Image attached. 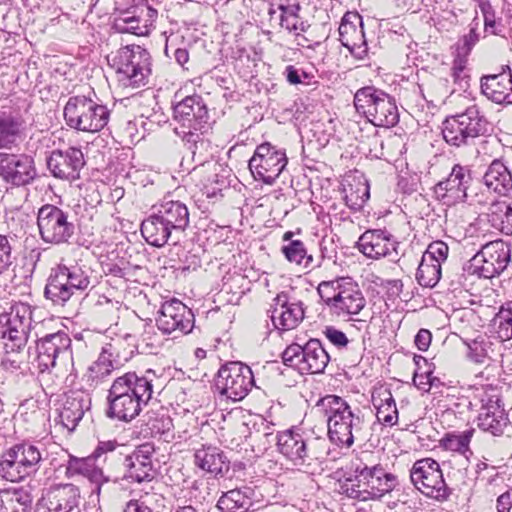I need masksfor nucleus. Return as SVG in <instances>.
Listing matches in <instances>:
<instances>
[{
	"label": "nucleus",
	"instance_id": "nucleus-1",
	"mask_svg": "<svg viewBox=\"0 0 512 512\" xmlns=\"http://www.w3.org/2000/svg\"><path fill=\"white\" fill-rule=\"evenodd\" d=\"M174 132L183 141L196 164L205 163L209 157L210 143L203 136L212 128L207 104L202 96L190 95L173 106Z\"/></svg>",
	"mask_w": 512,
	"mask_h": 512
},
{
	"label": "nucleus",
	"instance_id": "nucleus-2",
	"mask_svg": "<svg viewBox=\"0 0 512 512\" xmlns=\"http://www.w3.org/2000/svg\"><path fill=\"white\" fill-rule=\"evenodd\" d=\"M153 377L149 370L144 375L127 372L114 379L107 395V417L122 422L135 419L152 399Z\"/></svg>",
	"mask_w": 512,
	"mask_h": 512
},
{
	"label": "nucleus",
	"instance_id": "nucleus-3",
	"mask_svg": "<svg viewBox=\"0 0 512 512\" xmlns=\"http://www.w3.org/2000/svg\"><path fill=\"white\" fill-rule=\"evenodd\" d=\"M277 451L299 470L308 474H320L324 470L325 440L307 436L300 429L278 432Z\"/></svg>",
	"mask_w": 512,
	"mask_h": 512
},
{
	"label": "nucleus",
	"instance_id": "nucleus-4",
	"mask_svg": "<svg viewBox=\"0 0 512 512\" xmlns=\"http://www.w3.org/2000/svg\"><path fill=\"white\" fill-rule=\"evenodd\" d=\"M316 408L326 417L330 441L339 447H351L364 423L360 409L353 410L346 400L332 394L319 399Z\"/></svg>",
	"mask_w": 512,
	"mask_h": 512
},
{
	"label": "nucleus",
	"instance_id": "nucleus-5",
	"mask_svg": "<svg viewBox=\"0 0 512 512\" xmlns=\"http://www.w3.org/2000/svg\"><path fill=\"white\" fill-rule=\"evenodd\" d=\"M353 470L354 479L349 480L352 484L346 487L347 496L353 499H379L398 484L397 477L380 464L369 465L360 459L353 463Z\"/></svg>",
	"mask_w": 512,
	"mask_h": 512
},
{
	"label": "nucleus",
	"instance_id": "nucleus-6",
	"mask_svg": "<svg viewBox=\"0 0 512 512\" xmlns=\"http://www.w3.org/2000/svg\"><path fill=\"white\" fill-rule=\"evenodd\" d=\"M90 284L89 272L84 267L59 264L51 270L44 296L53 304L64 306L70 299L84 294Z\"/></svg>",
	"mask_w": 512,
	"mask_h": 512
},
{
	"label": "nucleus",
	"instance_id": "nucleus-7",
	"mask_svg": "<svg viewBox=\"0 0 512 512\" xmlns=\"http://www.w3.org/2000/svg\"><path fill=\"white\" fill-rule=\"evenodd\" d=\"M321 300L338 316H353L365 307V297L351 277L322 281L317 287Z\"/></svg>",
	"mask_w": 512,
	"mask_h": 512
},
{
	"label": "nucleus",
	"instance_id": "nucleus-8",
	"mask_svg": "<svg viewBox=\"0 0 512 512\" xmlns=\"http://www.w3.org/2000/svg\"><path fill=\"white\" fill-rule=\"evenodd\" d=\"M354 106L374 126L390 128L399 122L395 98L374 86L358 89L354 95Z\"/></svg>",
	"mask_w": 512,
	"mask_h": 512
},
{
	"label": "nucleus",
	"instance_id": "nucleus-9",
	"mask_svg": "<svg viewBox=\"0 0 512 512\" xmlns=\"http://www.w3.org/2000/svg\"><path fill=\"white\" fill-rule=\"evenodd\" d=\"M71 338L64 331L46 334L35 345V357L32 364L38 370L40 381L52 380L53 369L72 362Z\"/></svg>",
	"mask_w": 512,
	"mask_h": 512
},
{
	"label": "nucleus",
	"instance_id": "nucleus-10",
	"mask_svg": "<svg viewBox=\"0 0 512 512\" xmlns=\"http://www.w3.org/2000/svg\"><path fill=\"white\" fill-rule=\"evenodd\" d=\"M63 116L68 127L96 133L108 124L110 110L89 96L76 95L69 97L63 109Z\"/></svg>",
	"mask_w": 512,
	"mask_h": 512
},
{
	"label": "nucleus",
	"instance_id": "nucleus-11",
	"mask_svg": "<svg viewBox=\"0 0 512 512\" xmlns=\"http://www.w3.org/2000/svg\"><path fill=\"white\" fill-rule=\"evenodd\" d=\"M111 61L123 86L138 88L147 84L151 56L145 48L139 45L121 47Z\"/></svg>",
	"mask_w": 512,
	"mask_h": 512
},
{
	"label": "nucleus",
	"instance_id": "nucleus-12",
	"mask_svg": "<svg viewBox=\"0 0 512 512\" xmlns=\"http://www.w3.org/2000/svg\"><path fill=\"white\" fill-rule=\"evenodd\" d=\"M42 461V452L31 443L11 446L0 455V477L10 482H21L35 474Z\"/></svg>",
	"mask_w": 512,
	"mask_h": 512
},
{
	"label": "nucleus",
	"instance_id": "nucleus-13",
	"mask_svg": "<svg viewBox=\"0 0 512 512\" xmlns=\"http://www.w3.org/2000/svg\"><path fill=\"white\" fill-rule=\"evenodd\" d=\"M489 131V123L480 113L478 106L472 105L464 112L447 117L442 126L444 140L451 146L469 145L475 138Z\"/></svg>",
	"mask_w": 512,
	"mask_h": 512
},
{
	"label": "nucleus",
	"instance_id": "nucleus-14",
	"mask_svg": "<svg viewBox=\"0 0 512 512\" xmlns=\"http://www.w3.org/2000/svg\"><path fill=\"white\" fill-rule=\"evenodd\" d=\"M410 481L421 494L437 502H445L452 495L440 464L433 458L415 461L409 471Z\"/></svg>",
	"mask_w": 512,
	"mask_h": 512
},
{
	"label": "nucleus",
	"instance_id": "nucleus-15",
	"mask_svg": "<svg viewBox=\"0 0 512 512\" xmlns=\"http://www.w3.org/2000/svg\"><path fill=\"white\" fill-rule=\"evenodd\" d=\"M511 260L510 246L502 240L485 244L464 266L463 271L478 278L500 275Z\"/></svg>",
	"mask_w": 512,
	"mask_h": 512
},
{
	"label": "nucleus",
	"instance_id": "nucleus-16",
	"mask_svg": "<svg viewBox=\"0 0 512 512\" xmlns=\"http://www.w3.org/2000/svg\"><path fill=\"white\" fill-rule=\"evenodd\" d=\"M31 326L32 308L23 302L13 304L0 316V337L6 352H17L26 345Z\"/></svg>",
	"mask_w": 512,
	"mask_h": 512
},
{
	"label": "nucleus",
	"instance_id": "nucleus-17",
	"mask_svg": "<svg viewBox=\"0 0 512 512\" xmlns=\"http://www.w3.org/2000/svg\"><path fill=\"white\" fill-rule=\"evenodd\" d=\"M37 226L40 238L52 245L69 243L76 232L70 213L52 204H45L38 210Z\"/></svg>",
	"mask_w": 512,
	"mask_h": 512
},
{
	"label": "nucleus",
	"instance_id": "nucleus-18",
	"mask_svg": "<svg viewBox=\"0 0 512 512\" xmlns=\"http://www.w3.org/2000/svg\"><path fill=\"white\" fill-rule=\"evenodd\" d=\"M286 366L297 369L301 374L323 373L329 360V354L320 340L310 339L304 345L293 343L282 353Z\"/></svg>",
	"mask_w": 512,
	"mask_h": 512
},
{
	"label": "nucleus",
	"instance_id": "nucleus-19",
	"mask_svg": "<svg viewBox=\"0 0 512 512\" xmlns=\"http://www.w3.org/2000/svg\"><path fill=\"white\" fill-rule=\"evenodd\" d=\"M253 386V372L248 365L241 362L223 365L215 380V389L219 394L234 402L244 399Z\"/></svg>",
	"mask_w": 512,
	"mask_h": 512
},
{
	"label": "nucleus",
	"instance_id": "nucleus-20",
	"mask_svg": "<svg viewBox=\"0 0 512 512\" xmlns=\"http://www.w3.org/2000/svg\"><path fill=\"white\" fill-rule=\"evenodd\" d=\"M475 398L480 403L478 427L493 436L502 435L509 424V419L497 391L494 388L477 389Z\"/></svg>",
	"mask_w": 512,
	"mask_h": 512
},
{
	"label": "nucleus",
	"instance_id": "nucleus-21",
	"mask_svg": "<svg viewBox=\"0 0 512 512\" xmlns=\"http://www.w3.org/2000/svg\"><path fill=\"white\" fill-rule=\"evenodd\" d=\"M287 165L286 153L266 142L258 145L249 160V169L255 180L272 184Z\"/></svg>",
	"mask_w": 512,
	"mask_h": 512
},
{
	"label": "nucleus",
	"instance_id": "nucleus-22",
	"mask_svg": "<svg viewBox=\"0 0 512 512\" xmlns=\"http://www.w3.org/2000/svg\"><path fill=\"white\" fill-rule=\"evenodd\" d=\"M156 325L164 334L186 335L194 327V314L183 302L172 298L162 303Z\"/></svg>",
	"mask_w": 512,
	"mask_h": 512
},
{
	"label": "nucleus",
	"instance_id": "nucleus-23",
	"mask_svg": "<svg viewBox=\"0 0 512 512\" xmlns=\"http://www.w3.org/2000/svg\"><path fill=\"white\" fill-rule=\"evenodd\" d=\"M154 444L145 442L124 458V479L130 483L151 482L155 478L156 469L153 462Z\"/></svg>",
	"mask_w": 512,
	"mask_h": 512
},
{
	"label": "nucleus",
	"instance_id": "nucleus-24",
	"mask_svg": "<svg viewBox=\"0 0 512 512\" xmlns=\"http://www.w3.org/2000/svg\"><path fill=\"white\" fill-rule=\"evenodd\" d=\"M471 180L470 169L456 164L448 177L435 185L434 193L438 200L448 206L464 202L468 197L467 190Z\"/></svg>",
	"mask_w": 512,
	"mask_h": 512
},
{
	"label": "nucleus",
	"instance_id": "nucleus-25",
	"mask_svg": "<svg viewBox=\"0 0 512 512\" xmlns=\"http://www.w3.org/2000/svg\"><path fill=\"white\" fill-rule=\"evenodd\" d=\"M357 247L366 257L379 259L387 257L390 261L399 260V242L387 231L381 229L365 231L357 241Z\"/></svg>",
	"mask_w": 512,
	"mask_h": 512
},
{
	"label": "nucleus",
	"instance_id": "nucleus-26",
	"mask_svg": "<svg viewBox=\"0 0 512 512\" xmlns=\"http://www.w3.org/2000/svg\"><path fill=\"white\" fill-rule=\"evenodd\" d=\"M35 175L36 169L31 156L0 152V176L7 183L15 186L26 185Z\"/></svg>",
	"mask_w": 512,
	"mask_h": 512
},
{
	"label": "nucleus",
	"instance_id": "nucleus-27",
	"mask_svg": "<svg viewBox=\"0 0 512 512\" xmlns=\"http://www.w3.org/2000/svg\"><path fill=\"white\" fill-rule=\"evenodd\" d=\"M85 165L83 152L76 147L54 150L47 158V167L55 178L74 181L80 177Z\"/></svg>",
	"mask_w": 512,
	"mask_h": 512
},
{
	"label": "nucleus",
	"instance_id": "nucleus-28",
	"mask_svg": "<svg viewBox=\"0 0 512 512\" xmlns=\"http://www.w3.org/2000/svg\"><path fill=\"white\" fill-rule=\"evenodd\" d=\"M339 40L357 59H363L368 46L363 30L362 18L358 13L347 12L339 26Z\"/></svg>",
	"mask_w": 512,
	"mask_h": 512
},
{
	"label": "nucleus",
	"instance_id": "nucleus-29",
	"mask_svg": "<svg viewBox=\"0 0 512 512\" xmlns=\"http://www.w3.org/2000/svg\"><path fill=\"white\" fill-rule=\"evenodd\" d=\"M269 312L274 327L280 331L294 329L304 319L303 303L290 299L284 292L275 297L274 306Z\"/></svg>",
	"mask_w": 512,
	"mask_h": 512
},
{
	"label": "nucleus",
	"instance_id": "nucleus-30",
	"mask_svg": "<svg viewBox=\"0 0 512 512\" xmlns=\"http://www.w3.org/2000/svg\"><path fill=\"white\" fill-rule=\"evenodd\" d=\"M157 17V11L148 5L134 7L120 13L114 20V28L119 33L137 36L148 35Z\"/></svg>",
	"mask_w": 512,
	"mask_h": 512
},
{
	"label": "nucleus",
	"instance_id": "nucleus-31",
	"mask_svg": "<svg viewBox=\"0 0 512 512\" xmlns=\"http://www.w3.org/2000/svg\"><path fill=\"white\" fill-rule=\"evenodd\" d=\"M46 512H81V494L73 484L50 486L44 497Z\"/></svg>",
	"mask_w": 512,
	"mask_h": 512
},
{
	"label": "nucleus",
	"instance_id": "nucleus-32",
	"mask_svg": "<svg viewBox=\"0 0 512 512\" xmlns=\"http://www.w3.org/2000/svg\"><path fill=\"white\" fill-rule=\"evenodd\" d=\"M91 407V397L83 390H71L65 395V399L59 410V422L73 431L83 418L84 413Z\"/></svg>",
	"mask_w": 512,
	"mask_h": 512
},
{
	"label": "nucleus",
	"instance_id": "nucleus-33",
	"mask_svg": "<svg viewBox=\"0 0 512 512\" xmlns=\"http://www.w3.org/2000/svg\"><path fill=\"white\" fill-rule=\"evenodd\" d=\"M26 122L19 110L0 111V149L11 150L22 141Z\"/></svg>",
	"mask_w": 512,
	"mask_h": 512
},
{
	"label": "nucleus",
	"instance_id": "nucleus-34",
	"mask_svg": "<svg viewBox=\"0 0 512 512\" xmlns=\"http://www.w3.org/2000/svg\"><path fill=\"white\" fill-rule=\"evenodd\" d=\"M481 91L497 104H512V74L509 67L499 74L485 75L481 78Z\"/></svg>",
	"mask_w": 512,
	"mask_h": 512
},
{
	"label": "nucleus",
	"instance_id": "nucleus-35",
	"mask_svg": "<svg viewBox=\"0 0 512 512\" xmlns=\"http://www.w3.org/2000/svg\"><path fill=\"white\" fill-rule=\"evenodd\" d=\"M95 460L92 455L87 458L70 456L66 466V474L70 477L75 475L84 476L94 485L92 493L99 495L103 485L109 482V478L104 475L101 468L96 466Z\"/></svg>",
	"mask_w": 512,
	"mask_h": 512
},
{
	"label": "nucleus",
	"instance_id": "nucleus-36",
	"mask_svg": "<svg viewBox=\"0 0 512 512\" xmlns=\"http://www.w3.org/2000/svg\"><path fill=\"white\" fill-rule=\"evenodd\" d=\"M257 492L251 486H243L222 494L217 502L221 512H248L254 509Z\"/></svg>",
	"mask_w": 512,
	"mask_h": 512
},
{
	"label": "nucleus",
	"instance_id": "nucleus-37",
	"mask_svg": "<svg viewBox=\"0 0 512 512\" xmlns=\"http://www.w3.org/2000/svg\"><path fill=\"white\" fill-rule=\"evenodd\" d=\"M153 207L175 235L183 233L189 226L190 213L185 203L178 200H168Z\"/></svg>",
	"mask_w": 512,
	"mask_h": 512
},
{
	"label": "nucleus",
	"instance_id": "nucleus-38",
	"mask_svg": "<svg viewBox=\"0 0 512 512\" xmlns=\"http://www.w3.org/2000/svg\"><path fill=\"white\" fill-rule=\"evenodd\" d=\"M141 234L149 245L157 248L163 247L170 238L176 236L154 207L141 223Z\"/></svg>",
	"mask_w": 512,
	"mask_h": 512
},
{
	"label": "nucleus",
	"instance_id": "nucleus-39",
	"mask_svg": "<svg viewBox=\"0 0 512 512\" xmlns=\"http://www.w3.org/2000/svg\"><path fill=\"white\" fill-rule=\"evenodd\" d=\"M483 183L488 190L507 195L512 189V174L501 161L494 160L483 176Z\"/></svg>",
	"mask_w": 512,
	"mask_h": 512
},
{
	"label": "nucleus",
	"instance_id": "nucleus-40",
	"mask_svg": "<svg viewBox=\"0 0 512 512\" xmlns=\"http://www.w3.org/2000/svg\"><path fill=\"white\" fill-rule=\"evenodd\" d=\"M31 493L24 488H14L0 493V512H29Z\"/></svg>",
	"mask_w": 512,
	"mask_h": 512
},
{
	"label": "nucleus",
	"instance_id": "nucleus-41",
	"mask_svg": "<svg viewBox=\"0 0 512 512\" xmlns=\"http://www.w3.org/2000/svg\"><path fill=\"white\" fill-rule=\"evenodd\" d=\"M195 464L204 471L215 475L222 473L225 456L217 447H203L195 452Z\"/></svg>",
	"mask_w": 512,
	"mask_h": 512
},
{
	"label": "nucleus",
	"instance_id": "nucleus-42",
	"mask_svg": "<svg viewBox=\"0 0 512 512\" xmlns=\"http://www.w3.org/2000/svg\"><path fill=\"white\" fill-rule=\"evenodd\" d=\"M346 205L354 211H359L370 198V187L366 180L349 183L344 187Z\"/></svg>",
	"mask_w": 512,
	"mask_h": 512
},
{
	"label": "nucleus",
	"instance_id": "nucleus-43",
	"mask_svg": "<svg viewBox=\"0 0 512 512\" xmlns=\"http://www.w3.org/2000/svg\"><path fill=\"white\" fill-rule=\"evenodd\" d=\"M441 266L437 261L422 257L416 272L419 285L426 288L435 287L441 279Z\"/></svg>",
	"mask_w": 512,
	"mask_h": 512
},
{
	"label": "nucleus",
	"instance_id": "nucleus-44",
	"mask_svg": "<svg viewBox=\"0 0 512 512\" xmlns=\"http://www.w3.org/2000/svg\"><path fill=\"white\" fill-rule=\"evenodd\" d=\"M493 327L501 341L512 339V300L500 306L493 318Z\"/></svg>",
	"mask_w": 512,
	"mask_h": 512
},
{
	"label": "nucleus",
	"instance_id": "nucleus-45",
	"mask_svg": "<svg viewBox=\"0 0 512 512\" xmlns=\"http://www.w3.org/2000/svg\"><path fill=\"white\" fill-rule=\"evenodd\" d=\"M285 258L295 264H304L305 268L313 267L314 259L307 253L305 244L301 240L290 241L281 248Z\"/></svg>",
	"mask_w": 512,
	"mask_h": 512
},
{
	"label": "nucleus",
	"instance_id": "nucleus-46",
	"mask_svg": "<svg viewBox=\"0 0 512 512\" xmlns=\"http://www.w3.org/2000/svg\"><path fill=\"white\" fill-rule=\"evenodd\" d=\"M466 345L468 347L467 357L470 361L476 364H484L490 359L489 353L492 342L488 338L479 336L470 342H466Z\"/></svg>",
	"mask_w": 512,
	"mask_h": 512
},
{
	"label": "nucleus",
	"instance_id": "nucleus-47",
	"mask_svg": "<svg viewBox=\"0 0 512 512\" xmlns=\"http://www.w3.org/2000/svg\"><path fill=\"white\" fill-rule=\"evenodd\" d=\"M377 420L385 425L393 426L398 421V410L395 400L390 392L382 399V403L377 406Z\"/></svg>",
	"mask_w": 512,
	"mask_h": 512
},
{
	"label": "nucleus",
	"instance_id": "nucleus-48",
	"mask_svg": "<svg viewBox=\"0 0 512 512\" xmlns=\"http://www.w3.org/2000/svg\"><path fill=\"white\" fill-rule=\"evenodd\" d=\"M121 344L120 340H117L114 343H106L102 347L101 353L94 363L115 369L121 364L122 360L119 353V346H121Z\"/></svg>",
	"mask_w": 512,
	"mask_h": 512
},
{
	"label": "nucleus",
	"instance_id": "nucleus-49",
	"mask_svg": "<svg viewBox=\"0 0 512 512\" xmlns=\"http://www.w3.org/2000/svg\"><path fill=\"white\" fill-rule=\"evenodd\" d=\"M472 430L460 434H448L443 438L442 443L445 449L465 454L469 451V443L472 437Z\"/></svg>",
	"mask_w": 512,
	"mask_h": 512
},
{
	"label": "nucleus",
	"instance_id": "nucleus-50",
	"mask_svg": "<svg viewBox=\"0 0 512 512\" xmlns=\"http://www.w3.org/2000/svg\"><path fill=\"white\" fill-rule=\"evenodd\" d=\"M448 252V245L445 242L438 240L433 241L428 245L422 257H425L432 261H437L438 264L442 265V263H444L447 260Z\"/></svg>",
	"mask_w": 512,
	"mask_h": 512
},
{
	"label": "nucleus",
	"instance_id": "nucleus-51",
	"mask_svg": "<svg viewBox=\"0 0 512 512\" xmlns=\"http://www.w3.org/2000/svg\"><path fill=\"white\" fill-rule=\"evenodd\" d=\"M113 370L108 366L92 363L85 376L90 386L97 387L110 376Z\"/></svg>",
	"mask_w": 512,
	"mask_h": 512
},
{
	"label": "nucleus",
	"instance_id": "nucleus-52",
	"mask_svg": "<svg viewBox=\"0 0 512 512\" xmlns=\"http://www.w3.org/2000/svg\"><path fill=\"white\" fill-rule=\"evenodd\" d=\"M274 26H279L295 35L305 32L308 28V25L301 20L299 13L285 19H280V22L275 23Z\"/></svg>",
	"mask_w": 512,
	"mask_h": 512
},
{
	"label": "nucleus",
	"instance_id": "nucleus-53",
	"mask_svg": "<svg viewBox=\"0 0 512 512\" xmlns=\"http://www.w3.org/2000/svg\"><path fill=\"white\" fill-rule=\"evenodd\" d=\"M509 206L510 202L507 203L505 201H493L491 203L487 215L489 222L494 228L502 225L503 220H499V217L503 215L505 216V213H507V209Z\"/></svg>",
	"mask_w": 512,
	"mask_h": 512
},
{
	"label": "nucleus",
	"instance_id": "nucleus-54",
	"mask_svg": "<svg viewBox=\"0 0 512 512\" xmlns=\"http://www.w3.org/2000/svg\"><path fill=\"white\" fill-rule=\"evenodd\" d=\"M467 56L466 54H460L457 52L453 65H452V77L454 81L457 83L465 82L467 83V74L465 73V68L467 64Z\"/></svg>",
	"mask_w": 512,
	"mask_h": 512
},
{
	"label": "nucleus",
	"instance_id": "nucleus-55",
	"mask_svg": "<svg viewBox=\"0 0 512 512\" xmlns=\"http://www.w3.org/2000/svg\"><path fill=\"white\" fill-rule=\"evenodd\" d=\"M479 8L484 18L485 30L490 31L492 34H498L494 29L496 26L495 12L490 2L487 0H480Z\"/></svg>",
	"mask_w": 512,
	"mask_h": 512
},
{
	"label": "nucleus",
	"instance_id": "nucleus-56",
	"mask_svg": "<svg viewBox=\"0 0 512 512\" xmlns=\"http://www.w3.org/2000/svg\"><path fill=\"white\" fill-rule=\"evenodd\" d=\"M479 36L475 29H471L468 34L464 35L462 39L457 43V51L460 54L469 55L472 48L478 42Z\"/></svg>",
	"mask_w": 512,
	"mask_h": 512
},
{
	"label": "nucleus",
	"instance_id": "nucleus-57",
	"mask_svg": "<svg viewBox=\"0 0 512 512\" xmlns=\"http://www.w3.org/2000/svg\"><path fill=\"white\" fill-rule=\"evenodd\" d=\"M324 334L326 338L339 349L346 347L349 342L344 332L332 326L326 327Z\"/></svg>",
	"mask_w": 512,
	"mask_h": 512
},
{
	"label": "nucleus",
	"instance_id": "nucleus-58",
	"mask_svg": "<svg viewBox=\"0 0 512 512\" xmlns=\"http://www.w3.org/2000/svg\"><path fill=\"white\" fill-rule=\"evenodd\" d=\"M300 9V5L292 8H283L279 10H276L275 8H269L268 14L270 24L274 26L275 23L280 22V19H285L287 17L296 15L299 13Z\"/></svg>",
	"mask_w": 512,
	"mask_h": 512
},
{
	"label": "nucleus",
	"instance_id": "nucleus-59",
	"mask_svg": "<svg viewBox=\"0 0 512 512\" xmlns=\"http://www.w3.org/2000/svg\"><path fill=\"white\" fill-rule=\"evenodd\" d=\"M11 245L8 238L0 235V266L8 268L12 263Z\"/></svg>",
	"mask_w": 512,
	"mask_h": 512
},
{
	"label": "nucleus",
	"instance_id": "nucleus-60",
	"mask_svg": "<svg viewBox=\"0 0 512 512\" xmlns=\"http://www.w3.org/2000/svg\"><path fill=\"white\" fill-rule=\"evenodd\" d=\"M431 340V332L428 329L422 328L417 332L414 339V343L420 351H427L428 348L430 347Z\"/></svg>",
	"mask_w": 512,
	"mask_h": 512
},
{
	"label": "nucleus",
	"instance_id": "nucleus-61",
	"mask_svg": "<svg viewBox=\"0 0 512 512\" xmlns=\"http://www.w3.org/2000/svg\"><path fill=\"white\" fill-rule=\"evenodd\" d=\"M118 446H120V445L115 440L101 441L98 443L96 449L92 453V456L95 459H98V458L102 457L104 454H107L109 452H114Z\"/></svg>",
	"mask_w": 512,
	"mask_h": 512
},
{
	"label": "nucleus",
	"instance_id": "nucleus-62",
	"mask_svg": "<svg viewBox=\"0 0 512 512\" xmlns=\"http://www.w3.org/2000/svg\"><path fill=\"white\" fill-rule=\"evenodd\" d=\"M122 512H154V510L144 501L131 499L125 504Z\"/></svg>",
	"mask_w": 512,
	"mask_h": 512
},
{
	"label": "nucleus",
	"instance_id": "nucleus-63",
	"mask_svg": "<svg viewBox=\"0 0 512 512\" xmlns=\"http://www.w3.org/2000/svg\"><path fill=\"white\" fill-rule=\"evenodd\" d=\"M507 210H509V211H507V213H505V216L503 215V216L499 217V220H503L502 225L497 226L495 228L506 235H511L512 234V201L510 202V206L508 207Z\"/></svg>",
	"mask_w": 512,
	"mask_h": 512
},
{
	"label": "nucleus",
	"instance_id": "nucleus-64",
	"mask_svg": "<svg viewBox=\"0 0 512 512\" xmlns=\"http://www.w3.org/2000/svg\"><path fill=\"white\" fill-rule=\"evenodd\" d=\"M512 507V490L502 493L497 499V511L509 512Z\"/></svg>",
	"mask_w": 512,
	"mask_h": 512
}]
</instances>
